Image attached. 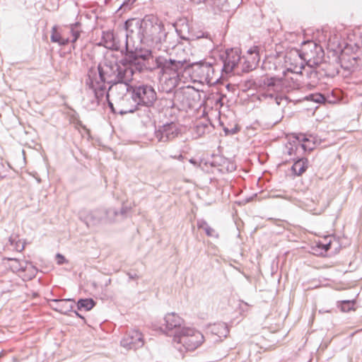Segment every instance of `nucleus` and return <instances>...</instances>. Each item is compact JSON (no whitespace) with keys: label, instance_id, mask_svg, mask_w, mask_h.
Wrapping results in <instances>:
<instances>
[{"label":"nucleus","instance_id":"nucleus-1","mask_svg":"<svg viewBox=\"0 0 362 362\" xmlns=\"http://www.w3.org/2000/svg\"><path fill=\"white\" fill-rule=\"evenodd\" d=\"M122 58L117 61L105 59L97 66L98 74L91 67L88 69L86 84L90 89L99 105L106 93L111 90L114 86L123 84L124 87L131 83L136 72L143 73L138 69L137 64H141L140 49L121 50Z\"/></svg>","mask_w":362,"mask_h":362},{"label":"nucleus","instance_id":"nucleus-2","mask_svg":"<svg viewBox=\"0 0 362 362\" xmlns=\"http://www.w3.org/2000/svg\"><path fill=\"white\" fill-rule=\"evenodd\" d=\"M123 28L125 50H133L129 48V41L148 45H158L165 42L168 37L164 25L153 14L146 15L143 18H129L124 22Z\"/></svg>","mask_w":362,"mask_h":362},{"label":"nucleus","instance_id":"nucleus-3","mask_svg":"<svg viewBox=\"0 0 362 362\" xmlns=\"http://www.w3.org/2000/svg\"><path fill=\"white\" fill-rule=\"evenodd\" d=\"M139 54L141 64H137L138 69L143 72H152L156 69H160V72L170 76H180L187 72V60H175L166 59L164 57H157L155 59L151 49H140Z\"/></svg>","mask_w":362,"mask_h":362},{"label":"nucleus","instance_id":"nucleus-4","mask_svg":"<svg viewBox=\"0 0 362 362\" xmlns=\"http://www.w3.org/2000/svg\"><path fill=\"white\" fill-rule=\"evenodd\" d=\"M308 45L310 50V54L303 50L298 52L300 59L305 62L304 75L310 80V82L316 84L318 83L317 66L320 65L321 58L324 55L321 46H318L313 41H307L303 42V49Z\"/></svg>","mask_w":362,"mask_h":362},{"label":"nucleus","instance_id":"nucleus-5","mask_svg":"<svg viewBox=\"0 0 362 362\" xmlns=\"http://www.w3.org/2000/svg\"><path fill=\"white\" fill-rule=\"evenodd\" d=\"M125 90L131 95V98L135 103L134 105L138 110L141 107H153L157 100V93L151 85L133 86L129 83L125 86Z\"/></svg>","mask_w":362,"mask_h":362},{"label":"nucleus","instance_id":"nucleus-6","mask_svg":"<svg viewBox=\"0 0 362 362\" xmlns=\"http://www.w3.org/2000/svg\"><path fill=\"white\" fill-rule=\"evenodd\" d=\"M218 58L221 64L216 60V66L217 71H221V75H228L235 73V69L238 67L241 59V50L238 47H230L218 54Z\"/></svg>","mask_w":362,"mask_h":362},{"label":"nucleus","instance_id":"nucleus-7","mask_svg":"<svg viewBox=\"0 0 362 362\" xmlns=\"http://www.w3.org/2000/svg\"><path fill=\"white\" fill-rule=\"evenodd\" d=\"M173 341L182 344L187 350H194L203 343L204 336L194 329L182 327L175 332Z\"/></svg>","mask_w":362,"mask_h":362},{"label":"nucleus","instance_id":"nucleus-8","mask_svg":"<svg viewBox=\"0 0 362 362\" xmlns=\"http://www.w3.org/2000/svg\"><path fill=\"white\" fill-rule=\"evenodd\" d=\"M216 71V63L206 62L205 59L194 62H190L189 60L187 62V73L201 78L212 79Z\"/></svg>","mask_w":362,"mask_h":362},{"label":"nucleus","instance_id":"nucleus-9","mask_svg":"<svg viewBox=\"0 0 362 362\" xmlns=\"http://www.w3.org/2000/svg\"><path fill=\"white\" fill-rule=\"evenodd\" d=\"M180 133V130L174 122H166L155 127L154 134L159 142H168Z\"/></svg>","mask_w":362,"mask_h":362},{"label":"nucleus","instance_id":"nucleus-10","mask_svg":"<svg viewBox=\"0 0 362 362\" xmlns=\"http://www.w3.org/2000/svg\"><path fill=\"white\" fill-rule=\"evenodd\" d=\"M144 344L143 335L137 329L128 330L120 341L122 346L127 349H137Z\"/></svg>","mask_w":362,"mask_h":362},{"label":"nucleus","instance_id":"nucleus-11","mask_svg":"<svg viewBox=\"0 0 362 362\" xmlns=\"http://www.w3.org/2000/svg\"><path fill=\"white\" fill-rule=\"evenodd\" d=\"M164 326L160 329L168 335H173L180 329H182V325L184 320L175 313H168L164 317Z\"/></svg>","mask_w":362,"mask_h":362},{"label":"nucleus","instance_id":"nucleus-12","mask_svg":"<svg viewBox=\"0 0 362 362\" xmlns=\"http://www.w3.org/2000/svg\"><path fill=\"white\" fill-rule=\"evenodd\" d=\"M78 217L87 227H93L98 225L103 221V209H96L91 211L82 210L79 212Z\"/></svg>","mask_w":362,"mask_h":362},{"label":"nucleus","instance_id":"nucleus-13","mask_svg":"<svg viewBox=\"0 0 362 362\" xmlns=\"http://www.w3.org/2000/svg\"><path fill=\"white\" fill-rule=\"evenodd\" d=\"M100 45L114 51L121 52L124 49V47H122L118 35L115 34L113 30L103 31Z\"/></svg>","mask_w":362,"mask_h":362},{"label":"nucleus","instance_id":"nucleus-14","mask_svg":"<svg viewBox=\"0 0 362 362\" xmlns=\"http://www.w3.org/2000/svg\"><path fill=\"white\" fill-rule=\"evenodd\" d=\"M49 301L53 303L50 304L51 308L61 314L69 315L73 311L74 305L71 303L74 302L73 298H53Z\"/></svg>","mask_w":362,"mask_h":362},{"label":"nucleus","instance_id":"nucleus-15","mask_svg":"<svg viewBox=\"0 0 362 362\" xmlns=\"http://www.w3.org/2000/svg\"><path fill=\"white\" fill-rule=\"evenodd\" d=\"M293 164L291 167V170L293 175H302L308 168V159L306 157H296L293 159Z\"/></svg>","mask_w":362,"mask_h":362},{"label":"nucleus","instance_id":"nucleus-16","mask_svg":"<svg viewBox=\"0 0 362 362\" xmlns=\"http://www.w3.org/2000/svg\"><path fill=\"white\" fill-rule=\"evenodd\" d=\"M210 331L213 334L217 335L220 338H226L229 334V328L225 322L214 323L210 326Z\"/></svg>","mask_w":362,"mask_h":362},{"label":"nucleus","instance_id":"nucleus-17","mask_svg":"<svg viewBox=\"0 0 362 362\" xmlns=\"http://www.w3.org/2000/svg\"><path fill=\"white\" fill-rule=\"evenodd\" d=\"M293 138L297 140L299 142H302L300 144V147L303 150V151H311L315 148V143L313 141L312 146L306 145L305 142H310V139L307 137V136L303 133H293L292 134Z\"/></svg>","mask_w":362,"mask_h":362},{"label":"nucleus","instance_id":"nucleus-18","mask_svg":"<svg viewBox=\"0 0 362 362\" xmlns=\"http://www.w3.org/2000/svg\"><path fill=\"white\" fill-rule=\"evenodd\" d=\"M95 305L96 302L92 298H81L76 302V307L78 310H84L86 311H90Z\"/></svg>","mask_w":362,"mask_h":362},{"label":"nucleus","instance_id":"nucleus-19","mask_svg":"<svg viewBox=\"0 0 362 362\" xmlns=\"http://www.w3.org/2000/svg\"><path fill=\"white\" fill-rule=\"evenodd\" d=\"M285 81L276 76L266 77L263 79V85L268 88H272L274 89L278 88L284 86Z\"/></svg>","mask_w":362,"mask_h":362},{"label":"nucleus","instance_id":"nucleus-20","mask_svg":"<svg viewBox=\"0 0 362 362\" xmlns=\"http://www.w3.org/2000/svg\"><path fill=\"white\" fill-rule=\"evenodd\" d=\"M104 218L106 223H113L116 221V218L119 216L118 209L111 207L107 209H103Z\"/></svg>","mask_w":362,"mask_h":362},{"label":"nucleus","instance_id":"nucleus-21","mask_svg":"<svg viewBox=\"0 0 362 362\" xmlns=\"http://www.w3.org/2000/svg\"><path fill=\"white\" fill-rule=\"evenodd\" d=\"M305 100L317 104H325L328 102V98L321 93H310L305 97Z\"/></svg>","mask_w":362,"mask_h":362},{"label":"nucleus","instance_id":"nucleus-22","mask_svg":"<svg viewBox=\"0 0 362 362\" xmlns=\"http://www.w3.org/2000/svg\"><path fill=\"white\" fill-rule=\"evenodd\" d=\"M213 128L214 125L210 121H207L206 122H199L196 125V132L199 135H202L206 132H210L211 129Z\"/></svg>","mask_w":362,"mask_h":362},{"label":"nucleus","instance_id":"nucleus-23","mask_svg":"<svg viewBox=\"0 0 362 362\" xmlns=\"http://www.w3.org/2000/svg\"><path fill=\"white\" fill-rule=\"evenodd\" d=\"M204 39L206 40L205 45L211 47L212 45V40L211 35L208 32L199 31L197 34L192 35V40H197Z\"/></svg>","mask_w":362,"mask_h":362},{"label":"nucleus","instance_id":"nucleus-24","mask_svg":"<svg viewBox=\"0 0 362 362\" xmlns=\"http://www.w3.org/2000/svg\"><path fill=\"white\" fill-rule=\"evenodd\" d=\"M354 300H344L338 302L337 307L343 313H347L354 309Z\"/></svg>","mask_w":362,"mask_h":362},{"label":"nucleus","instance_id":"nucleus-25","mask_svg":"<svg viewBox=\"0 0 362 362\" xmlns=\"http://www.w3.org/2000/svg\"><path fill=\"white\" fill-rule=\"evenodd\" d=\"M305 67V62L302 60L300 65L291 64L290 66L286 69L287 72H291L296 74L304 76V70Z\"/></svg>","mask_w":362,"mask_h":362},{"label":"nucleus","instance_id":"nucleus-26","mask_svg":"<svg viewBox=\"0 0 362 362\" xmlns=\"http://www.w3.org/2000/svg\"><path fill=\"white\" fill-rule=\"evenodd\" d=\"M317 74L318 83H325L326 79L331 78L332 75L329 74L326 70L321 68L320 65L317 66Z\"/></svg>","mask_w":362,"mask_h":362},{"label":"nucleus","instance_id":"nucleus-27","mask_svg":"<svg viewBox=\"0 0 362 362\" xmlns=\"http://www.w3.org/2000/svg\"><path fill=\"white\" fill-rule=\"evenodd\" d=\"M81 25V23L78 22H76L71 25V33L73 37L71 40L72 42H76L81 35V30L78 29Z\"/></svg>","mask_w":362,"mask_h":362},{"label":"nucleus","instance_id":"nucleus-28","mask_svg":"<svg viewBox=\"0 0 362 362\" xmlns=\"http://www.w3.org/2000/svg\"><path fill=\"white\" fill-rule=\"evenodd\" d=\"M8 241L11 245L14 246L15 249L18 252H21L25 248V243H22L21 240H17L16 237L11 236Z\"/></svg>","mask_w":362,"mask_h":362},{"label":"nucleus","instance_id":"nucleus-29","mask_svg":"<svg viewBox=\"0 0 362 362\" xmlns=\"http://www.w3.org/2000/svg\"><path fill=\"white\" fill-rule=\"evenodd\" d=\"M7 259L11 262V264H9V268L13 272H20L21 267H20V262L21 260H19L17 258H12L9 257L7 258Z\"/></svg>","mask_w":362,"mask_h":362},{"label":"nucleus","instance_id":"nucleus-30","mask_svg":"<svg viewBox=\"0 0 362 362\" xmlns=\"http://www.w3.org/2000/svg\"><path fill=\"white\" fill-rule=\"evenodd\" d=\"M61 34L58 32L57 25H54L52 29V33L50 36V40L52 42L57 43L59 45V40H61Z\"/></svg>","mask_w":362,"mask_h":362},{"label":"nucleus","instance_id":"nucleus-31","mask_svg":"<svg viewBox=\"0 0 362 362\" xmlns=\"http://www.w3.org/2000/svg\"><path fill=\"white\" fill-rule=\"evenodd\" d=\"M27 274L25 275V278L28 279V280H32L33 279L35 278L37 272H38V269H37V267L33 265V264L31 262V264H30V267L28 268V270H27V272H25Z\"/></svg>","mask_w":362,"mask_h":362},{"label":"nucleus","instance_id":"nucleus-32","mask_svg":"<svg viewBox=\"0 0 362 362\" xmlns=\"http://www.w3.org/2000/svg\"><path fill=\"white\" fill-rule=\"evenodd\" d=\"M331 241H329L328 243H326L319 241L316 243L315 247L321 250L320 253L322 255V252H327V251H329L331 249Z\"/></svg>","mask_w":362,"mask_h":362},{"label":"nucleus","instance_id":"nucleus-33","mask_svg":"<svg viewBox=\"0 0 362 362\" xmlns=\"http://www.w3.org/2000/svg\"><path fill=\"white\" fill-rule=\"evenodd\" d=\"M226 163H230V160L223 156H218L213 162L211 163V165H226Z\"/></svg>","mask_w":362,"mask_h":362},{"label":"nucleus","instance_id":"nucleus-34","mask_svg":"<svg viewBox=\"0 0 362 362\" xmlns=\"http://www.w3.org/2000/svg\"><path fill=\"white\" fill-rule=\"evenodd\" d=\"M254 69L255 66H253V64L250 61L245 60L242 65L241 71L243 73H248Z\"/></svg>","mask_w":362,"mask_h":362},{"label":"nucleus","instance_id":"nucleus-35","mask_svg":"<svg viewBox=\"0 0 362 362\" xmlns=\"http://www.w3.org/2000/svg\"><path fill=\"white\" fill-rule=\"evenodd\" d=\"M110 90H106V93L104 94V96H105V100L107 103V106L110 108V112L112 114H117V110L115 108L113 103L110 100Z\"/></svg>","mask_w":362,"mask_h":362},{"label":"nucleus","instance_id":"nucleus-36","mask_svg":"<svg viewBox=\"0 0 362 362\" xmlns=\"http://www.w3.org/2000/svg\"><path fill=\"white\" fill-rule=\"evenodd\" d=\"M240 128L238 125H235L234 127H233L231 129H229L226 127H223V130L226 136L235 134L240 131Z\"/></svg>","mask_w":362,"mask_h":362},{"label":"nucleus","instance_id":"nucleus-37","mask_svg":"<svg viewBox=\"0 0 362 362\" xmlns=\"http://www.w3.org/2000/svg\"><path fill=\"white\" fill-rule=\"evenodd\" d=\"M136 2L135 0H124L122 5L120 6V8L123 10V11H126L127 10L131 9L132 5Z\"/></svg>","mask_w":362,"mask_h":362},{"label":"nucleus","instance_id":"nucleus-38","mask_svg":"<svg viewBox=\"0 0 362 362\" xmlns=\"http://www.w3.org/2000/svg\"><path fill=\"white\" fill-rule=\"evenodd\" d=\"M130 210H131L130 206L123 204L122 206H121V208L119 209H118L119 216H120L122 218H124L127 216V213Z\"/></svg>","mask_w":362,"mask_h":362},{"label":"nucleus","instance_id":"nucleus-39","mask_svg":"<svg viewBox=\"0 0 362 362\" xmlns=\"http://www.w3.org/2000/svg\"><path fill=\"white\" fill-rule=\"evenodd\" d=\"M55 259H56L57 264L58 265H62V264L68 262V261L66 259V257H64V255H63L62 254L59 253V252L57 253V255L55 256Z\"/></svg>","mask_w":362,"mask_h":362},{"label":"nucleus","instance_id":"nucleus-40","mask_svg":"<svg viewBox=\"0 0 362 362\" xmlns=\"http://www.w3.org/2000/svg\"><path fill=\"white\" fill-rule=\"evenodd\" d=\"M20 267L21 271L20 272H25L27 270H28V268L30 267V264H31V262L27 261V260H22L20 262Z\"/></svg>","mask_w":362,"mask_h":362},{"label":"nucleus","instance_id":"nucleus-41","mask_svg":"<svg viewBox=\"0 0 362 362\" xmlns=\"http://www.w3.org/2000/svg\"><path fill=\"white\" fill-rule=\"evenodd\" d=\"M136 110H138V109L135 107V105H134L133 107H131L129 109L120 110L119 112H117V114H119L120 115H124L129 114V113H134Z\"/></svg>","mask_w":362,"mask_h":362},{"label":"nucleus","instance_id":"nucleus-42","mask_svg":"<svg viewBox=\"0 0 362 362\" xmlns=\"http://www.w3.org/2000/svg\"><path fill=\"white\" fill-rule=\"evenodd\" d=\"M126 274L128 276L129 282L132 280H138L139 279V276L136 272H132L129 271V272H127Z\"/></svg>","mask_w":362,"mask_h":362},{"label":"nucleus","instance_id":"nucleus-43","mask_svg":"<svg viewBox=\"0 0 362 362\" xmlns=\"http://www.w3.org/2000/svg\"><path fill=\"white\" fill-rule=\"evenodd\" d=\"M207 226H209L207 222L204 219H199L197 220V227L199 229H203L204 230V228H206Z\"/></svg>","mask_w":362,"mask_h":362},{"label":"nucleus","instance_id":"nucleus-44","mask_svg":"<svg viewBox=\"0 0 362 362\" xmlns=\"http://www.w3.org/2000/svg\"><path fill=\"white\" fill-rule=\"evenodd\" d=\"M250 306L247 302H245L244 300H240V313H245L247 311V308Z\"/></svg>","mask_w":362,"mask_h":362},{"label":"nucleus","instance_id":"nucleus-45","mask_svg":"<svg viewBox=\"0 0 362 362\" xmlns=\"http://www.w3.org/2000/svg\"><path fill=\"white\" fill-rule=\"evenodd\" d=\"M204 232L206 235L209 237L214 236V230L209 226L204 228Z\"/></svg>","mask_w":362,"mask_h":362},{"label":"nucleus","instance_id":"nucleus-46","mask_svg":"<svg viewBox=\"0 0 362 362\" xmlns=\"http://www.w3.org/2000/svg\"><path fill=\"white\" fill-rule=\"evenodd\" d=\"M226 170L228 172H232L235 170V165L230 160V163H226Z\"/></svg>","mask_w":362,"mask_h":362},{"label":"nucleus","instance_id":"nucleus-47","mask_svg":"<svg viewBox=\"0 0 362 362\" xmlns=\"http://www.w3.org/2000/svg\"><path fill=\"white\" fill-rule=\"evenodd\" d=\"M69 42H70L69 38H68V37L67 38L61 37V40H59V46H64V45H68Z\"/></svg>","mask_w":362,"mask_h":362},{"label":"nucleus","instance_id":"nucleus-48","mask_svg":"<svg viewBox=\"0 0 362 362\" xmlns=\"http://www.w3.org/2000/svg\"><path fill=\"white\" fill-rule=\"evenodd\" d=\"M285 98V97H281V96H279V95H276L274 97V100H275V103H276L277 105H281V100Z\"/></svg>","mask_w":362,"mask_h":362},{"label":"nucleus","instance_id":"nucleus-49","mask_svg":"<svg viewBox=\"0 0 362 362\" xmlns=\"http://www.w3.org/2000/svg\"><path fill=\"white\" fill-rule=\"evenodd\" d=\"M189 162L192 164L194 166H198L199 165V161L196 159V158H192L189 160Z\"/></svg>","mask_w":362,"mask_h":362},{"label":"nucleus","instance_id":"nucleus-50","mask_svg":"<svg viewBox=\"0 0 362 362\" xmlns=\"http://www.w3.org/2000/svg\"><path fill=\"white\" fill-rule=\"evenodd\" d=\"M224 98H226V95L221 94L220 97L216 100V104L220 103L222 105Z\"/></svg>","mask_w":362,"mask_h":362},{"label":"nucleus","instance_id":"nucleus-51","mask_svg":"<svg viewBox=\"0 0 362 362\" xmlns=\"http://www.w3.org/2000/svg\"><path fill=\"white\" fill-rule=\"evenodd\" d=\"M265 98H272V99H274V97L276 95H274L273 93H264L262 95Z\"/></svg>","mask_w":362,"mask_h":362},{"label":"nucleus","instance_id":"nucleus-52","mask_svg":"<svg viewBox=\"0 0 362 362\" xmlns=\"http://www.w3.org/2000/svg\"><path fill=\"white\" fill-rule=\"evenodd\" d=\"M74 313V314L76 315V316H77L78 317L82 319L83 321H86V319L84 317L83 315H82L81 314H80L77 310H74L73 311Z\"/></svg>","mask_w":362,"mask_h":362},{"label":"nucleus","instance_id":"nucleus-53","mask_svg":"<svg viewBox=\"0 0 362 362\" xmlns=\"http://www.w3.org/2000/svg\"><path fill=\"white\" fill-rule=\"evenodd\" d=\"M189 1L193 4H199L202 2L206 1V0H189Z\"/></svg>","mask_w":362,"mask_h":362},{"label":"nucleus","instance_id":"nucleus-54","mask_svg":"<svg viewBox=\"0 0 362 362\" xmlns=\"http://www.w3.org/2000/svg\"><path fill=\"white\" fill-rule=\"evenodd\" d=\"M296 150H297V148H296V150H294V149L293 148V147H290V148H288V154L289 156H292V155L295 153V151H296Z\"/></svg>","mask_w":362,"mask_h":362},{"label":"nucleus","instance_id":"nucleus-55","mask_svg":"<svg viewBox=\"0 0 362 362\" xmlns=\"http://www.w3.org/2000/svg\"><path fill=\"white\" fill-rule=\"evenodd\" d=\"M174 158L180 161H182L185 159V156L182 153H180L177 156H175Z\"/></svg>","mask_w":362,"mask_h":362},{"label":"nucleus","instance_id":"nucleus-56","mask_svg":"<svg viewBox=\"0 0 362 362\" xmlns=\"http://www.w3.org/2000/svg\"><path fill=\"white\" fill-rule=\"evenodd\" d=\"M181 39L185 40H189L190 38L189 37H185V36H180Z\"/></svg>","mask_w":362,"mask_h":362},{"label":"nucleus","instance_id":"nucleus-57","mask_svg":"<svg viewBox=\"0 0 362 362\" xmlns=\"http://www.w3.org/2000/svg\"><path fill=\"white\" fill-rule=\"evenodd\" d=\"M252 200V197H250L246 198V202H250Z\"/></svg>","mask_w":362,"mask_h":362},{"label":"nucleus","instance_id":"nucleus-58","mask_svg":"<svg viewBox=\"0 0 362 362\" xmlns=\"http://www.w3.org/2000/svg\"><path fill=\"white\" fill-rule=\"evenodd\" d=\"M111 283V279H108V280L107 281V282L105 283V286H107V285H109Z\"/></svg>","mask_w":362,"mask_h":362},{"label":"nucleus","instance_id":"nucleus-59","mask_svg":"<svg viewBox=\"0 0 362 362\" xmlns=\"http://www.w3.org/2000/svg\"><path fill=\"white\" fill-rule=\"evenodd\" d=\"M230 87H231V85H230V84H229V83H228V84H227V85H226V88H227L228 90H230Z\"/></svg>","mask_w":362,"mask_h":362},{"label":"nucleus","instance_id":"nucleus-60","mask_svg":"<svg viewBox=\"0 0 362 362\" xmlns=\"http://www.w3.org/2000/svg\"><path fill=\"white\" fill-rule=\"evenodd\" d=\"M175 106V104L174 103V102H172V104L170 106V108H173Z\"/></svg>","mask_w":362,"mask_h":362},{"label":"nucleus","instance_id":"nucleus-61","mask_svg":"<svg viewBox=\"0 0 362 362\" xmlns=\"http://www.w3.org/2000/svg\"><path fill=\"white\" fill-rule=\"evenodd\" d=\"M4 177H5V176H4V175H1L0 174V180L3 179V178H4Z\"/></svg>","mask_w":362,"mask_h":362},{"label":"nucleus","instance_id":"nucleus-62","mask_svg":"<svg viewBox=\"0 0 362 362\" xmlns=\"http://www.w3.org/2000/svg\"><path fill=\"white\" fill-rule=\"evenodd\" d=\"M248 52H249V53H252V49H250L248 50Z\"/></svg>","mask_w":362,"mask_h":362},{"label":"nucleus","instance_id":"nucleus-63","mask_svg":"<svg viewBox=\"0 0 362 362\" xmlns=\"http://www.w3.org/2000/svg\"><path fill=\"white\" fill-rule=\"evenodd\" d=\"M2 355H4V352H3V351L0 352V357H1Z\"/></svg>","mask_w":362,"mask_h":362}]
</instances>
